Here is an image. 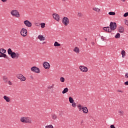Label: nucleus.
Masks as SVG:
<instances>
[{"label": "nucleus", "mask_w": 128, "mask_h": 128, "mask_svg": "<svg viewBox=\"0 0 128 128\" xmlns=\"http://www.w3.org/2000/svg\"><path fill=\"white\" fill-rule=\"evenodd\" d=\"M60 80L62 82H64V77H61L60 78Z\"/></svg>", "instance_id": "72a5a7b5"}, {"label": "nucleus", "mask_w": 128, "mask_h": 128, "mask_svg": "<svg viewBox=\"0 0 128 128\" xmlns=\"http://www.w3.org/2000/svg\"><path fill=\"white\" fill-rule=\"evenodd\" d=\"M0 58H6L7 60H8V56L6 54L4 53L0 52Z\"/></svg>", "instance_id": "dca6fc26"}, {"label": "nucleus", "mask_w": 128, "mask_h": 128, "mask_svg": "<svg viewBox=\"0 0 128 128\" xmlns=\"http://www.w3.org/2000/svg\"><path fill=\"white\" fill-rule=\"evenodd\" d=\"M101 38H102V40H104V38L103 36H101Z\"/></svg>", "instance_id": "49530a36"}, {"label": "nucleus", "mask_w": 128, "mask_h": 128, "mask_svg": "<svg viewBox=\"0 0 128 128\" xmlns=\"http://www.w3.org/2000/svg\"><path fill=\"white\" fill-rule=\"evenodd\" d=\"M3 80L4 82H8V78L6 76H4Z\"/></svg>", "instance_id": "412c9836"}, {"label": "nucleus", "mask_w": 128, "mask_h": 128, "mask_svg": "<svg viewBox=\"0 0 128 128\" xmlns=\"http://www.w3.org/2000/svg\"><path fill=\"white\" fill-rule=\"evenodd\" d=\"M125 86H128V81H126V82H124Z\"/></svg>", "instance_id": "a19ab883"}, {"label": "nucleus", "mask_w": 128, "mask_h": 128, "mask_svg": "<svg viewBox=\"0 0 128 128\" xmlns=\"http://www.w3.org/2000/svg\"><path fill=\"white\" fill-rule=\"evenodd\" d=\"M78 108H79V112H82V106L80 104L78 105Z\"/></svg>", "instance_id": "c85d7f7f"}, {"label": "nucleus", "mask_w": 128, "mask_h": 128, "mask_svg": "<svg viewBox=\"0 0 128 128\" xmlns=\"http://www.w3.org/2000/svg\"><path fill=\"white\" fill-rule=\"evenodd\" d=\"M63 0V2H66V0Z\"/></svg>", "instance_id": "603ef678"}, {"label": "nucleus", "mask_w": 128, "mask_h": 128, "mask_svg": "<svg viewBox=\"0 0 128 128\" xmlns=\"http://www.w3.org/2000/svg\"><path fill=\"white\" fill-rule=\"evenodd\" d=\"M42 28H46V24L45 23H41L40 24Z\"/></svg>", "instance_id": "7c9ffc66"}, {"label": "nucleus", "mask_w": 128, "mask_h": 128, "mask_svg": "<svg viewBox=\"0 0 128 128\" xmlns=\"http://www.w3.org/2000/svg\"><path fill=\"white\" fill-rule=\"evenodd\" d=\"M80 70H81V72H86L88 70V68L84 66H80Z\"/></svg>", "instance_id": "9d476101"}, {"label": "nucleus", "mask_w": 128, "mask_h": 128, "mask_svg": "<svg viewBox=\"0 0 128 128\" xmlns=\"http://www.w3.org/2000/svg\"><path fill=\"white\" fill-rule=\"evenodd\" d=\"M78 16H82V14L80 12H78Z\"/></svg>", "instance_id": "4c0bfd02"}, {"label": "nucleus", "mask_w": 128, "mask_h": 128, "mask_svg": "<svg viewBox=\"0 0 128 128\" xmlns=\"http://www.w3.org/2000/svg\"><path fill=\"white\" fill-rule=\"evenodd\" d=\"M38 38L41 41L44 40H46V38L44 37L42 35H39L38 36Z\"/></svg>", "instance_id": "a211bd4d"}, {"label": "nucleus", "mask_w": 128, "mask_h": 128, "mask_svg": "<svg viewBox=\"0 0 128 128\" xmlns=\"http://www.w3.org/2000/svg\"><path fill=\"white\" fill-rule=\"evenodd\" d=\"M54 88V84H52V86H49L48 87V88L49 90H52V88Z\"/></svg>", "instance_id": "2f4dec72"}, {"label": "nucleus", "mask_w": 128, "mask_h": 128, "mask_svg": "<svg viewBox=\"0 0 128 128\" xmlns=\"http://www.w3.org/2000/svg\"><path fill=\"white\" fill-rule=\"evenodd\" d=\"M93 10H94L95 12H100V10L98 8H92Z\"/></svg>", "instance_id": "4be33fe9"}, {"label": "nucleus", "mask_w": 128, "mask_h": 128, "mask_svg": "<svg viewBox=\"0 0 128 128\" xmlns=\"http://www.w3.org/2000/svg\"><path fill=\"white\" fill-rule=\"evenodd\" d=\"M114 38H120V33H117Z\"/></svg>", "instance_id": "a878e982"}, {"label": "nucleus", "mask_w": 128, "mask_h": 128, "mask_svg": "<svg viewBox=\"0 0 128 128\" xmlns=\"http://www.w3.org/2000/svg\"><path fill=\"white\" fill-rule=\"evenodd\" d=\"M74 52H76V54H78L80 52V48L78 47H75L74 49Z\"/></svg>", "instance_id": "6ab92c4d"}, {"label": "nucleus", "mask_w": 128, "mask_h": 128, "mask_svg": "<svg viewBox=\"0 0 128 128\" xmlns=\"http://www.w3.org/2000/svg\"><path fill=\"white\" fill-rule=\"evenodd\" d=\"M124 18H126V16H128V12H126V13L124 14Z\"/></svg>", "instance_id": "e433bc0d"}, {"label": "nucleus", "mask_w": 128, "mask_h": 128, "mask_svg": "<svg viewBox=\"0 0 128 128\" xmlns=\"http://www.w3.org/2000/svg\"><path fill=\"white\" fill-rule=\"evenodd\" d=\"M31 71L33 72H35L36 74H40V68L36 66H33L30 68Z\"/></svg>", "instance_id": "39448f33"}, {"label": "nucleus", "mask_w": 128, "mask_h": 128, "mask_svg": "<svg viewBox=\"0 0 128 128\" xmlns=\"http://www.w3.org/2000/svg\"><path fill=\"white\" fill-rule=\"evenodd\" d=\"M40 24H38V23H36V24H35V26H40Z\"/></svg>", "instance_id": "79ce46f5"}, {"label": "nucleus", "mask_w": 128, "mask_h": 128, "mask_svg": "<svg viewBox=\"0 0 128 128\" xmlns=\"http://www.w3.org/2000/svg\"><path fill=\"white\" fill-rule=\"evenodd\" d=\"M122 2H126V0H120Z\"/></svg>", "instance_id": "09e8293b"}, {"label": "nucleus", "mask_w": 128, "mask_h": 128, "mask_svg": "<svg viewBox=\"0 0 128 128\" xmlns=\"http://www.w3.org/2000/svg\"><path fill=\"white\" fill-rule=\"evenodd\" d=\"M24 24H25L26 26H28V28H30L32 26V22L28 21V20H24Z\"/></svg>", "instance_id": "1a4fd4ad"}, {"label": "nucleus", "mask_w": 128, "mask_h": 128, "mask_svg": "<svg viewBox=\"0 0 128 128\" xmlns=\"http://www.w3.org/2000/svg\"><path fill=\"white\" fill-rule=\"evenodd\" d=\"M46 44V42H42V44Z\"/></svg>", "instance_id": "3c124183"}, {"label": "nucleus", "mask_w": 128, "mask_h": 128, "mask_svg": "<svg viewBox=\"0 0 128 128\" xmlns=\"http://www.w3.org/2000/svg\"><path fill=\"white\" fill-rule=\"evenodd\" d=\"M2 2H6V0H1Z\"/></svg>", "instance_id": "a18cd8bd"}, {"label": "nucleus", "mask_w": 128, "mask_h": 128, "mask_svg": "<svg viewBox=\"0 0 128 128\" xmlns=\"http://www.w3.org/2000/svg\"><path fill=\"white\" fill-rule=\"evenodd\" d=\"M3 98L6 102H10V98L6 96H4Z\"/></svg>", "instance_id": "f3484780"}, {"label": "nucleus", "mask_w": 128, "mask_h": 128, "mask_svg": "<svg viewBox=\"0 0 128 128\" xmlns=\"http://www.w3.org/2000/svg\"><path fill=\"white\" fill-rule=\"evenodd\" d=\"M45 128H54V126L52 125L46 126H45Z\"/></svg>", "instance_id": "473e14b6"}, {"label": "nucleus", "mask_w": 128, "mask_h": 128, "mask_svg": "<svg viewBox=\"0 0 128 128\" xmlns=\"http://www.w3.org/2000/svg\"><path fill=\"white\" fill-rule=\"evenodd\" d=\"M125 24L126 26H128V20H125Z\"/></svg>", "instance_id": "58836bf2"}, {"label": "nucleus", "mask_w": 128, "mask_h": 128, "mask_svg": "<svg viewBox=\"0 0 128 128\" xmlns=\"http://www.w3.org/2000/svg\"><path fill=\"white\" fill-rule=\"evenodd\" d=\"M125 78H128V73H127L125 74Z\"/></svg>", "instance_id": "ea45409f"}, {"label": "nucleus", "mask_w": 128, "mask_h": 128, "mask_svg": "<svg viewBox=\"0 0 128 128\" xmlns=\"http://www.w3.org/2000/svg\"><path fill=\"white\" fill-rule=\"evenodd\" d=\"M8 54L12 58H18L20 56V54L15 52H13L10 48H9L8 50Z\"/></svg>", "instance_id": "f257e3e1"}, {"label": "nucleus", "mask_w": 128, "mask_h": 128, "mask_svg": "<svg viewBox=\"0 0 128 128\" xmlns=\"http://www.w3.org/2000/svg\"><path fill=\"white\" fill-rule=\"evenodd\" d=\"M52 120H56L58 118V116L56 115V114H52Z\"/></svg>", "instance_id": "cd10ccee"}, {"label": "nucleus", "mask_w": 128, "mask_h": 128, "mask_svg": "<svg viewBox=\"0 0 128 128\" xmlns=\"http://www.w3.org/2000/svg\"><path fill=\"white\" fill-rule=\"evenodd\" d=\"M118 30L120 34H124V28L120 26L118 28Z\"/></svg>", "instance_id": "f8f14e48"}, {"label": "nucleus", "mask_w": 128, "mask_h": 128, "mask_svg": "<svg viewBox=\"0 0 128 128\" xmlns=\"http://www.w3.org/2000/svg\"><path fill=\"white\" fill-rule=\"evenodd\" d=\"M118 92H124V91L121 90H118Z\"/></svg>", "instance_id": "37998d69"}, {"label": "nucleus", "mask_w": 128, "mask_h": 128, "mask_svg": "<svg viewBox=\"0 0 128 128\" xmlns=\"http://www.w3.org/2000/svg\"><path fill=\"white\" fill-rule=\"evenodd\" d=\"M118 112L120 116H122V114H124V112L122 110L119 111Z\"/></svg>", "instance_id": "c9c22d12"}, {"label": "nucleus", "mask_w": 128, "mask_h": 128, "mask_svg": "<svg viewBox=\"0 0 128 128\" xmlns=\"http://www.w3.org/2000/svg\"><path fill=\"white\" fill-rule=\"evenodd\" d=\"M8 84H10V86H12V82L8 81Z\"/></svg>", "instance_id": "c03bdc74"}, {"label": "nucleus", "mask_w": 128, "mask_h": 128, "mask_svg": "<svg viewBox=\"0 0 128 128\" xmlns=\"http://www.w3.org/2000/svg\"><path fill=\"white\" fill-rule=\"evenodd\" d=\"M54 46H60V44L58 42H55L54 44Z\"/></svg>", "instance_id": "5701e85b"}, {"label": "nucleus", "mask_w": 128, "mask_h": 128, "mask_svg": "<svg viewBox=\"0 0 128 128\" xmlns=\"http://www.w3.org/2000/svg\"><path fill=\"white\" fill-rule=\"evenodd\" d=\"M54 20H56L57 22H60V15L56 14H52Z\"/></svg>", "instance_id": "ddd939ff"}, {"label": "nucleus", "mask_w": 128, "mask_h": 128, "mask_svg": "<svg viewBox=\"0 0 128 128\" xmlns=\"http://www.w3.org/2000/svg\"><path fill=\"white\" fill-rule=\"evenodd\" d=\"M0 52L6 54V50H4V48H0Z\"/></svg>", "instance_id": "393cba45"}, {"label": "nucleus", "mask_w": 128, "mask_h": 128, "mask_svg": "<svg viewBox=\"0 0 128 128\" xmlns=\"http://www.w3.org/2000/svg\"><path fill=\"white\" fill-rule=\"evenodd\" d=\"M68 92V88H66L64 89L63 91L62 92V94H66Z\"/></svg>", "instance_id": "aec40b11"}, {"label": "nucleus", "mask_w": 128, "mask_h": 128, "mask_svg": "<svg viewBox=\"0 0 128 128\" xmlns=\"http://www.w3.org/2000/svg\"><path fill=\"white\" fill-rule=\"evenodd\" d=\"M104 30H105L106 32H108L109 34L112 32L110 30V26H107V27H104L103 28Z\"/></svg>", "instance_id": "4468645a"}, {"label": "nucleus", "mask_w": 128, "mask_h": 128, "mask_svg": "<svg viewBox=\"0 0 128 128\" xmlns=\"http://www.w3.org/2000/svg\"><path fill=\"white\" fill-rule=\"evenodd\" d=\"M91 44H92V46H94V42H92Z\"/></svg>", "instance_id": "de8ad7c7"}, {"label": "nucleus", "mask_w": 128, "mask_h": 128, "mask_svg": "<svg viewBox=\"0 0 128 128\" xmlns=\"http://www.w3.org/2000/svg\"><path fill=\"white\" fill-rule=\"evenodd\" d=\"M84 40H86V41L88 40V39H87L86 38H85Z\"/></svg>", "instance_id": "8fccbe9b"}, {"label": "nucleus", "mask_w": 128, "mask_h": 128, "mask_svg": "<svg viewBox=\"0 0 128 128\" xmlns=\"http://www.w3.org/2000/svg\"><path fill=\"white\" fill-rule=\"evenodd\" d=\"M20 34L22 36H28V30L24 28H22L20 30Z\"/></svg>", "instance_id": "0eeeda50"}, {"label": "nucleus", "mask_w": 128, "mask_h": 128, "mask_svg": "<svg viewBox=\"0 0 128 128\" xmlns=\"http://www.w3.org/2000/svg\"><path fill=\"white\" fill-rule=\"evenodd\" d=\"M81 110L83 112L84 114H88V110L86 106H84L82 108Z\"/></svg>", "instance_id": "2eb2a0df"}, {"label": "nucleus", "mask_w": 128, "mask_h": 128, "mask_svg": "<svg viewBox=\"0 0 128 128\" xmlns=\"http://www.w3.org/2000/svg\"><path fill=\"white\" fill-rule=\"evenodd\" d=\"M62 22L64 26H66L70 24V20L68 18V17H64L62 20Z\"/></svg>", "instance_id": "7ed1b4c3"}, {"label": "nucleus", "mask_w": 128, "mask_h": 128, "mask_svg": "<svg viewBox=\"0 0 128 128\" xmlns=\"http://www.w3.org/2000/svg\"><path fill=\"white\" fill-rule=\"evenodd\" d=\"M43 66L46 70H48L50 68V63L48 62H44L43 64Z\"/></svg>", "instance_id": "9b49d317"}, {"label": "nucleus", "mask_w": 128, "mask_h": 128, "mask_svg": "<svg viewBox=\"0 0 128 128\" xmlns=\"http://www.w3.org/2000/svg\"><path fill=\"white\" fill-rule=\"evenodd\" d=\"M16 76L17 78L20 80V82H24V80H26V77H24V76L22 74H18Z\"/></svg>", "instance_id": "6e6552de"}, {"label": "nucleus", "mask_w": 128, "mask_h": 128, "mask_svg": "<svg viewBox=\"0 0 128 128\" xmlns=\"http://www.w3.org/2000/svg\"><path fill=\"white\" fill-rule=\"evenodd\" d=\"M108 14L110 16H116V12H108Z\"/></svg>", "instance_id": "c756f323"}, {"label": "nucleus", "mask_w": 128, "mask_h": 128, "mask_svg": "<svg viewBox=\"0 0 128 128\" xmlns=\"http://www.w3.org/2000/svg\"><path fill=\"white\" fill-rule=\"evenodd\" d=\"M72 106H73V108H76V102H74L73 103H71Z\"/></svg>", "instance_id": "f704fd0d"}, {"label": "nucleus", "mask_w": 128, "mask_h": 128, "mask_svg": "<svg viewBox=\"0 0 128 128\" xmlns=\"http://www.w3.org/2000/svg\"><path fill=\"white\" fill-rule=\"evenodd\" d=\"M69 102H70V104H74V99L72 98V97H69Z\"/></svg>", "instance_id": "b1692460"}, {"label": "nucleus", "mask_w": 128, "mask_h": 128, "mask_svg": "<svg viewBox=\"0 0 128 128\" xmlns=\"http://www.w3.org/2000/svg\"><path fill=\"white\" fill-rule=\"evenodd\" d=\"M10 14L13 16H16V18H20V13L17 10H12Z\"/></svg>", "instance_id": "423d86ee"}, {"label": "nucleus", "mask_w": 128, "mask_h": 128, "mask_svg": "<svg viewBox=\"0 0 128 128\" xmlns=\"http://www.w3.org/2000/svg\"><path fill=\"white\" fill-rule=\"evenodd\" d=\"M20 120L24 124H32V118L30 117H22Z\"/></svg>", "instance_id": "f03ea898"}, {"label": "nucleus", "mask_w": 128, "mask_h": 128, "mask_svg": "<svg viewBox=\"0 0 128 128\" xmlns=\"http://www.w3.org/2000/svg\"><path fill=\"white\" fill-rule=\"evenodd\" d=\"M110 28L111 30H114L116 29V22H110Z\"/></svg>", "instance_id": "20e7f679"}, {"label": "nucleus", "mask_w": 128, "mask_h": 128, "mask_svg": "<svg viewBox=\"0 0 128 128\" xmlns=\"http://www.w3.org/2000/svg\"><path fill=\"white\" fill-rule=\"evenodd\" d=\"M122 58H124V56H126V51H124V50H122Z\"/></svg>", "instance_id": "bb28decb"}]
</instances>
